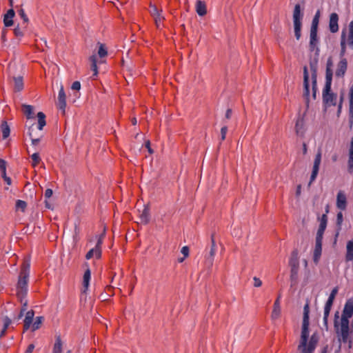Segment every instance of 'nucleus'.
<instances>
[{"mask_svg": "<svg viewBox=\"0 0 353 353\" xmlns=\"http://www.w3.org/2000/svg\"><path fill=\"white\" fill-rule=\"evenodd\" d=\"M30 264L29 261L23 262L17 283V296L20 300V302L23 304L19 318H21L23 316V314L27 309L28 301L24 299L28 292V281L30 275Z\"/></svg>", "mask_w": 353, "mask_h": 353, "instance_id": "f257e3e1", "label": "nucleus"}, {"mask_svg": "<svg viewBox=\"0 0 353 353\" xmlns=\"http://www.w3.org/2000/svg\"><path fill=\"white\" fill-rule=\"evenodd\" d=\"M334 328L337 341L339 343V348H341L342 343H349V347L352 346L350 334L352 333L350 327V321L340 319L339 312L336 311L334 316Z\"/></svg>", "mask_w": 353, "mask_h": 353, "instance_id": "f03ea898", "label": "nucleus"}, {"mask_svg": "<svg viewBox=\"0 0 353 353\" xmlns=\"http://www.w3.org/2000/svg\"><path fill=\"white\" fill-rule=\"evenodd\" d=\"M309 326L310 321H303L301 339L299 345H298V350L300 353H313L316 348L317 339L314 335L310 337L307 343L310 333Z\"/></svg>", "mask_w": 353, "mask_h": 353, "instance_id": "7ed1b4c3", "label": "nucleus"}, {"mask_svg": "<svg viewBox=\"0 0 353 353\" xmlns=\"http://www.w3.org/2000/svg\"><path fill=\"white\" fill-rule=\"evenodd\" d=\"M327 215L323 214L321 218L320 224L316 232L315 239V247L313 252V261L316 264L319 263L321 256L323 236L327 227Z\"/></svg>", "mask_w": 353, "mask_h": 353, "instance_id": "20e7f679", "label": "nucleus"}, {"mask_svg": "<svg viewBox=\"0 0 353 353\" xmlns=\"http://www.w3.org/2000/svg\"><path fill=\"white\" fill-rule=\"evenodd\" d=\"M303 16V14L301 12V6L299 3L296 4L293 11V24L296 40H299L301 37V21Z\"/></svg>", "mask_w": 353, "mask_h": 353, "instance_id": "39448f33", "label": "nucleus"}, {"mask_svg": "<svg viewBox=\"0 0 353 353\" xmlns=\"http://www.w3.org/2000/svg\"><path fill=\"white\" fill-rule=\"evenodd\" d=\"M332 82H325L323 90V102L325 107L336 105L337 95L331 92Z\"/></svg>", "mask_w": 353, "mask_h": 353, "instance_id": "423d86ee", "label": "nucleus"}, {"mask_svg": "<svg viewBox=\"0 0 353 353\" xmlns=\"http://www.w3.org/2000/svg\"><path fill=\"white\" fill-rule=\"evenodd\" d=\"M318 29H311L310 31L309 48L311 52L315 51V54L319 56L320 49L318 46L319 39L318 37Z\"/></svg>", "mask_w": 353, "mask_h": 353, "instance_id": "0eeeda50", "label": "nucleus"}, {"mask_svg": "<svg viewBox=\"0 0 353 353\" xmlns=\"http://www.w3.org/2000/svg\"><path fill=\"white\" fill-rule=\"evenodd\" d=\"M345 43V45L348 46L350 49H353V21H351L348 25L347 34L345 30H343L341 35V41Z\"/></svg>", "mask_w": 353, "mask_h": 353, "instance_id": "6e6552de", "label": "nucleus"}, {"mask_svg": "<svg viewBox=\"0 0 353 353\" xmlns=\"http://www.w3.org/2000/svg\"><path fill=\"white\" fill-rule=\"evenodd\" d=\"M353 315V301L352 299H349L346 301L342 314L341 316L340 317V319L345 320V321H350V319Z\"/></svg>", "mask_w": 353, "mask_h": 353, "instance_id": "1a4fd4ad", "label": "nucleus"}, {"mask_svg": "<svg viewBox=\"0 0 353 353\" xmlns=\"http://www.w3.org/2000/svg\"><path fill=\"white\" fill-rule=\"evenodd\" d=\"M321 162V153L320 151L317 152V154L315 156L313 168H312V172L310 176V180L309 185H310L316 178L319 170V166Z\"/></svg>", "mask_w": 353, "mask_h": 353, "instance_id": "9d476101", "label": "nucleus"}, {"mask_svg": "<svg viewBox=\"0 0 353 353\" xmlns=\"http://www.w3.org/2000/svg\"><path fill=\"white\" fill-rule=\"evenodd\" d=\"M303 97L306 100V103H308L310 98V90H309V73L307 66L303 67Z\"/></svg>", "mask_w": 353, "mask_h": 353, "instance_id": "9b49d317", "label": "nucleus"}, {"mask_svg": "<svg viewBox=\"0 0 353 353\" xmlns=\"http://www.w3.org/2000/svg\"><path fill=\"white\" fill-rule=\"evenodd\" d=\"M347 69V61L346 59H340L336 65L335 76L338 78L344 77Z\"/></svg>", "mask_w": 353, "mask_h": 353, "instance_id": "f8f14e48", "label": "nucleus"}, {"mask_svg": "<svg viewBox=\"0 0 353 353\" xmlns=\"http://www.w3.org/2000/svg\"><path fill=\"white\" fill-rule=\"evenodd\" d=\"M215 252H216V243H215V241H214V234H212L211 235V248L209 251V254L205 256L206 264L210 267H211L213 264L214 256L215 254Z\"/></svg>", "mask_w": 353, "mask_h": 353, "instance_id": "ddd939ff", "label": "nucleus"}, {"mask_svg": "<svg viewBox=\"0 0 353 353\" xmlns=\"http://www.w3.org/2000/svg\"><path fill=\"white\" fill-rule=\"evenodd\" d=\"M339 15L333 12L330 15L329 30L332 33H336L339 31Z\"/></svg>", "mask_w": 353, "mask_h": 353, "instance_id": "4468645a", "label": "nucleus"}, {"mask_svg": "<svg viewBox=\"0 0 353 353\" xmlns=\"http://www.w3.org/2000/svg\"><path fill=\"white\" fill-rule=\"evenodd\" d=\"M336 207L341 210H345L347 208L346 195L341 190L336 195Z\"/></svg>", "mask_w": 353, "mask_h": 353, "instance_id": "2eb2a0df", "label": "nucleus"}, {"mask_svg": "<svg viewBox=\"0 0 353 353\" xmlns=\"http://www.w3.org/2000/svg\"><path fill=\"white\" fill-rule=\"evenodd\" d=\"M57 105L59 108L62 110L63 113H64L66 107V95L63 85H61L59 91Z\"/></svg>", "mask_w": 353, "mask_h": 353, "instance_id": "dca6fc26", "label": "nucleus"}, {"mask_svg": "<svg viewBox=\"0 0 353 353\" xmlns=\"http://www.w3.org/2000/svg\"><path fill=\"white\" fill-rule=\"evenodd\" d=\"M349 123L350 128L353 125V85L350 88L349 92Z\"/></svg>", "mask_w": 353, "mask_h": 353, "instance_id": "f3484780", "label": "nucleus"}, {"mask_svg": "<svg viewBox=\"0 0 353 353\" xmlns=\"http://www.w3.org/2000/svg\"><path fill=\"white\" fill-rule=\"evenodd\" d=\"M94 256L99 259L101 256V246L96 244L95 247L90 249L85 255V259L89 260L92 259Z\"/></svg>", "mask_w": 353, "mask_h": 353, "instance_id": "a211bd4d", "label": "nucleus"}, {"mask_svg": "<svg viewBox=\"0 0 353 353\" xmlns=\"http://www.w3.org/2000/svg\"><path fill=\"white\" fill-rule=\"evenodd\" d=\"M347 172L349 174H353V137L350 141V145L348 152V160H347Z\"/></svg>", "mask_w": 353, "mask_h": 353, "instance_id": "6ab92c4d", "label": "nucleus"}, {"mask_svg": "<svg viewBox=\"0 0 353 353\" xmlns=\"http://www.w3.org/2000/svg\"><path fill=\"white\" fill-rule=\"evenodd\" d=\"M15 12L13 9H10L7 11L3 17V23L6 27H10L13 25V18Z\"/></svg>", "mask_w": 353, "mask_h": 353, "instance_id": "aec40b11", "label": "nucleus"}, {"mask_svg": "<svg viewBox=\"0 0 353 353\" xmlns=\"http://www.w3.org/2000/svg\"><path fill=\"white\" fill-rule=\"evenodd\" d=\"M310 68L312 71V97L313 99H316V91H317V83H316V71L315 67L311 63Z\"/></svg>", "mask_w": 353, "mask_h": 353, "instance_id": "412c9836", "label": "nucleus"}, {"mask_svg": "<svg viewBox=\"0 0 353 353\" xmlns=\"http://www.w3.org/2000/svg\"><path fill=\"white\" fill-rule=\"evenodd\" d=\"M280 299L281 295H279L274 303L273 310L272 312L271 317L272 319H277L281 314V306H280Z\"/></svg>", "mask_w": 353, "mask_h": 353, "instance_id": "4be33fe9", "label": "nucleus"}, {"mask_svg": "<svg viewBox=\"0 0 353 353\" xmlns=\"http://www.w3.org/2000/svg\"><path fill=\"white\" fill-rule=\"evenodd\" d=\"M332 61L331 58H329L327 61L326 71H325V82H332L333 72L332 70Z\"/></svg>", "mask_w": 353, "mask_h": 353, "instance_id": "5701e85b", "label": "nucleus"}, {"mask_svg": "<svg viewBox=\"0 0 353 353\" xmlns=\"http://www.w3.org/2000/svg\"><path fill=\"white\" fill-rule=\"evenodd\" d=\"M195 7H196V12L199 16L202 17V16H204L206 14V13H207L206 6L203 1H202L201 0H197L196 2Z\"/></svg>", "mask_w": 353, "mask_h": 353, "instance_id": "b1692460", "label": "nucleus"}, {"mask_svg": "<svg viewBox=\"0 0 353 353\" xmlns=\"http://www.w3.org/2000/svg\"><path fill=\"white\" fill-rule=\"evenodd\" d=\"M90 279H91V272H90V270L89 268H88L85 271L84 274H83V293H85L87 292V290H88Z\"/></svg>", "mask_w": 353, "mask_h": 353, "instance_id": "393cba45", "label": "nucleus"}, {"mask_svg": "<svg viewBox=\"0 0 353 353\" xmlns=\"http://www.w3.org/2000/svg\"><path fill=\"white\" fill-rule=\"evenodd\" d=\"M345 261L347 262L353 261V240L349 241L347 243Z\"/></svg>", "mask_w": 353, "mask_h": 353, "instance_id": "a878e982", "label": "nucleus"}, {"mask_svg": "<svg viewBox=\"0 0 353 353\" xmlns=\"http://www.w3.org/2000/svg\"><path fill=\"white\" fill-rule=\"evenodd\" d=\"M140 221L143 224H147L150 221V210L148 207H144L143 210L139 215Z\"/></svg>", "mask_w": 353, "mask_h": 353, "instance_id": "bb28decb", "label": "nucleus"}, {"mask_svg": "<svg viewBox=\"0 0 353 353\" xmlns=\"http://www.w3.org/2000/svg\"><path fill=\"white\" fill-rule=\"evenodd\" d=\"M34 315V312L33 310H30L26 312V317L24 319V329L26 330H28L30 325L32 324Z\"/></svg>", "mask_w": 353, "mask_h": 353, "instance_id": "cd10ccee", "label": "nucleus"}, {"mask_svg": "<svg viewBox=\"0 0 353 353\" xmlns=\"http://www.w3.org/2000/svg\"><path fill=\"white\" fill-rule=\"evenodd\" d=\"M289 265L290 266H299V252L297 250H294L292 252L291 256L290 258L289 261Z\"/></svg>", "mask_w": 353, "mask_h": 353, "instance_id": "c85d7f7f", "label": "nucleus"}, {"mask_svg": "<svg viewBox=\"0 0 353 353\" xmlns=\"http://www.w3.org/2000/svg\"><path fill=\"white\" fill-rule=\"evenodd\" d=\"M331 309H332L331 307L326 306V305L324 306L323 323V326L325 327V329L326 331H328V330H329L328 317H329Z\"/></svg>", "mask_w": 353, "mask_h": 353, "instance_id": "c756f323", "label": "nucleus"}, {"mask_svg": "<svg viewBox=\"0 0 353 353\" xmlns=\"http://www.w3.org/2000/svg\"><path fill=\"white\" fill-rule=\"evenodd\" d=\"M295 130L298 135L302 136L304 133V121L303 119H298L296 125Z\"/></svg>", "mask_w": 353, "mask_h": 353, "instance_id": "7c9ffc66", "label": "nucleus"}, {"mask_svg": "<svg viewBox=\"0 0 353 353\" xmlns=\"http://www.w3.org/2000/svg\"><path fill=\"white\" fill-rule=\"evenodd\" d=\"M14 83V90L16 92H20L23 88V77L21 76L13 77Z\"/></svg>", "mask_w": 353, "mask_h": 353, "instance_id": "2f4dec72", "label": "nucleus"}, {"mask_svg": "<svg viewBox=\"0 0 353 353\" xmlns=\"http://www.w3.org/2000/svg\"><path fill=\"white\" fill-rule=\"evenodd\" d=\"M38 117V129L39 130H43V127L46 125V115L42 112H39L37 114Z\"/></svg>", "mask_w": 353, "mask_h": 353, "instance_id": "473e14b6", "label": "nucleus"}, {"mask_svg": "<svg viewBox=\"0 0 353 353\" xmlns=\"http://www.w3.org/2000/svg\"><path fill=\"white\" fill-rule=\"evenodd\" d=\"M1 129L2 132L3 138H8L10 135V130L9 125H8L6 121H2L1 125Z\"/></svg>", "mask_w": 353, "mask_h": 353, "instance_id": "72a5a7b5", "label": "nucleus"}, {"mask_svg": "<svg viewBox=\"0 0 353 353\" xmlns=\"http://www.w3.org/2000/svg\"><path fill=\"white\" fill-rule=\"evenodd\" d=\"M22 109L27 119H30L32 117L33 107L32 105L23 104L22 105Z\"/></svg>", "mask_w": 353, "mask_h": 353, "instance_id": "f704fd0d", "label": "nucleus"}, {"mask_svg": "<svg viewBox=\"0 0 353 353\" xmlns=\"http://www.w3.org/2000/svg\"><path fill=\"white\" fill-rule=\"evenodd\" d=\"M90 61L91 62L90 68L94 72L93 75L97 76L98 74V68H97V59L96 55H92L90 57Z\"/></svg>", "mask_w": 353, "mask_h": 353, "instance_id": "c9c22d12", "label": "nucleus"}, {"mask_svg": "<svg viewBox=\"0 0 353 353\" xmlns=\"http://www.w3.org/2000/svg\"><path fill=\"white\" fill-rule=\"evenodd\" d=\"M62 352V342L60 337L56 339L55 343L53 347V353H61Z\"/></svg>", "mask_w": 353, "mask_h": 353, "instance_id": "e433bc0d", "label": "nucleus"}, {"mask_svg": "<svg viewBox=\"0 0 353 353\" xmlns=\"http://www.w3.org/2000/svg\"><path fill=\"white\" fill-rule=\"evenodd\" d=\"M320 14H321L320 10H317L314 17H313L311 28H310L311 29H318Z\"/></svg>", "mask_w": 353, "mask_h": 353, "instance_id": "4c0bfd02", "label": "nucleus"}, {"mask_svg": "<svg viewBox=\"0 0 353 353\" xmlns=\"http://www.w3.org/2000/svg\"><path fill=\"white\" fill-rule=\"evenodd\" d=\"M340 46H341V50H340V52H339L340 59H345V55L346 54L347 47H348V46L345 45L344 39H343V41H340Z\"/></svg>", "mask_w": 353, "mask_h": 353, "instance_id": "58836bf2", "label": "nucleus"}, {"mask_svg": "<svg viewBox=\"0 0 353 353\" xmlns=\"http://www.w3.org/2000/svg\"><path fill=\"white\" fill-rule=\"evenodd\" d=\"M27 207V203L26 201L22 200H17L16 201L15 208L17 210H21L22 212H24L26 208Z\"/></svg>", "mask_w": 353, "mask_h": 353, "instance_id": "ea45409f", "label": "nucleus"}, {"mask_svg": "<svg viewBox=\"0 0 353 353\" xmlns=\"http://www.w3.org/2000/svg\"><path fill=\"white\" fill-rule=\"evenodd\" d=\"M43 316H37L35 319L34 322L32 324V330H37L40 327V325L43 323Z\"/></svg>", "mask_w": 353, "mask_h": 353, "instance_id": "a19ab883", "label": "nucleus"}, {"mask_svg": "<svg viewBox=\"0 0 353 353\" xmlns=\"http://www.w3.org/2000/svg\"><path fill=\"white\" fill-rule=\"evenodd\" d=\"M310 307L309 303H306V304L303 307V321H310Z\"/></svg>", "mask_w": 353, "mask_h": 353, "instance_id": "79ce46f5", "label": "nucleus"}, {"mask_svg": "<svg viewBox=\"0 0 353 353\" xmlns=\"http://www.w3.org/2000/svg\"><path fill=\"white\" fill-rule=\"evenodd\" d=\"M31 159L32 160V165L35 167L41 161V158L38 152H34L31 155Z\"/></svg>", "mask_w": 353, "mask_h": 353, "instance_id": "37998d69", "label": "nucleus"}, {"mask_svg": "<svg viewBox=\"0 0 353 353\" xmlns=\"http://www.w3.org/2000/svg\"><path fill=\"white\" fill-rule=\"evenodd\" d=\"M10 323H11V320L9 318L6 317L4 319V325H3V330H1V332L0 333V337H2L5 334L6 330L8 329V327L10 325Z\"/></svg>", "mask_w": 353, "mask_h": 353, "instance_id": "c03bdc74", "label": "nucleus"}, {"mask_svg": "<svg viewBox=\"0 0 353 353\" xmlns=\"http://www.w3.org/2000/svg\"><path fill=\"white\" fill-rule=\"evenodd\" d=\"M105 236V228H103V232L100 235H96L95 238L97 239V244L101 246L103 244V240Z\"/></svg>", "mask_w": 353, "mask_h": 353, "instance_id": "a18cd8bd", "label": "nucleus"}, {"mask_svg": "<svg viewBox=\"0 0 353 353\" xmlns=\"http://www.w3.org/2000/svg\"><path fill=\"white\" fill-rule=\"evenodd\" d=\"M108 52L106 49L105 48L104 45L100 44L99 50H98V54L100 57H104L107 55Z\"/></svg>", "mask_w": 353, "mask_h": 353, "instance_id": "49530a36", "label": "nucleus"}, {"mask_svg": "<svg viewBox=\"0 0 353 353\" xmlns=\"http://www.w3.org/2000/svg\"><path fill=\"white\" fill-rule=\"evenodd\" d=\"M19 15L23 20L24 23H26L28 22V21H29L28 17H27V15L25 13V11L23 8H21L19 10Z\"/></svg>", "mask_w": 353, "mask_h": 353, "instance_id": "de8ad7c7", "label": "nucleus"}, {"mask_svg": "<svg viewBox=\"0 0 353 353\" xmlns=\"http://www.w3.org/2000/svg\"><path fill=\"white\" fill-rule=\"evenodd\" d=\"M150 13L152 16L154 18L155 17L161 15L160 12L157 9V8L154 6H151L150 8Z\"/></svg>", "mask_w": 353, "mask_h": 353, "instance_id": "09e8293b", "label": "nucleus"}, {"mask_svg": "<svg viewBox=\"0 0 353 353\" xmlns=\"http://www.w3.org/2000/svg\"><path fill=\"white\" fill-rule=\"evenodd\" d=\"M343 221V216L341 212H339L336 216V224L337 225L341 228V224Z\"/></svg>", "mask_w": 353, "mask_h": 353, "instance_id": "8fccbe9b", "label": "nucleus"}, {"mask_svg": "<svg viewBox=\"0 0 353 353\" xmlns=\"http://www.w3.org/2000/svg\"><path fill=\"white\" fill-rule=\"evenodd\" d=\"M334 299H335V296H332V295H330L329 296L325 305L326 306H329V307H332V305H333V303H334Z\"/></svg>", "mask_w": 353, "mask_h": 353, "instance_id": "3c124183", "label": "nucleus"}, {"mask_svg": "<svg viewBox=\"0 0 353 353\" xmlns=\"http://www.w3.org/2000/svg\"><path fill=\"white\" fill-rule=\"evenodd\" d=\"M228 132L227 126H223L221 129V141H224L225 139V136Z\"/></svg>", "mask_w": 353, "mask_h": 353, "instance_id": "603ef678", "label": "nucleus"}, {"mask_svg": "<svg viewBox=\"0 0 353 353\" xmlns=\"http://www.w3.org/2000/svg\"><path fill=\"white\" fill-rule=\"evenodd\" d=\"M14 35L17 37H22L23 36V33L22 30H21V28H19V26L16 27L14 29Z\"/></svg>", "mask_w": 353, "mask_h": 353, "instance_id": "864d4df0", "label": "nucleus"}, {"mask_svg": "<svg viewBox=\"0 0 353 353\" xmlns=\"http://www.w3.org/2000/svg\"><path fill=\"white\" fill-rule=\"evenodd\" d=\"M253 281H254L253 285H254V287L259 288V287L261 286L262 281H261V280L259 278H258L256 276H254L253 278Z\"/></svg>", "mask_w": 353, "mask_h": 353, "instance_id": "5fc2aeb1", "label": "nucleus"}, {"mask_svg": "<svg viewBox=\"0 0 353 353\" xmlns=\"http://www.w3.org/2000/svg\"><path fill=\"white\" fill-rule=\"evenodd\" d=\"M71 88L74 90H79L81 89V83L79 81H76L72 84Z\"/></svg>", "mask_w": 353, "mask_h": 353, "instance_id": "6e6d98bb", "label": "nucleus"}, {"mask_svg": "<svg viewBox=\"0 0 353 353\" xmlns=\"http://www.w3.org/2000/svg\"><path fill=\"white\" fill-rule=\"evenodd\" d=\"M154 19V21H155L157 27L158 28H159L161 22L163 19V17H161V15H159V16L155 17Z\"/></svg>", "mask_w": 353, "mask_h": 353, "instance_id": "4d7b16f0", "label": "nucleus"}, {"mask_svg": "<svg viewBox=\"0 0 353 353\" xmlns=\"http://www.w3.org/2000/svg\"><path fill=\"white\" fill-rule=\"evenodd\" d=\"M181 252L183 254L184 258L189 255V248L188 246H183L181 248Z\"/></svg>", "mask_w": 353, "mask_h": 353, "instance_id": "13d9d810", "label": "nucleus"}, {"mask_svg": "<svg viewBox=\"0 0 353 353\" xmlns=\"http://www.w3.org/2000/svg\"><path fill=\"white\" fill-rule=\"evenodd\" d=\"M291 267V277L293 278L297 274L299 266H290Z\"/></svg>", "mask_w": 353, "mask_h": 353, "instance_id": "bf43d9fd", "label": "nucleus"}, {"mask_svg": "<svg viewBox=\"0 0 353 353\" xmlns=\"http://www.w3.org/2000/svg\"><path fill=\"white\" fill-rule=\"evenodd\" d=\"M52 194H53L52 190L50 188H48L45 191L44 196L46 199H50L52 196Z\"/></svg>", "mask_w": 353, "mask_h": 353, "instance_id": "052dcab7", "label": "nucleus"}, {"mask_svg": "<svg viewBox=\"0 0 353 353\" xmlns=\"http://www.w3.org/2000/svg\"><path fill=\"white\" fill-rule=\"evenodd\" d=\"M0 170H6V161L2 159H0Z\"/></svg>", "mask_w": 353, "mask_h": 353, "instance_id": "680f3d73", "label": "nucleus"}, {"mask_svg": "<svg viewBox=\"0 0 353 353\" xmlns=\"http://www.w3.org/2000/svg\"><path fill=\"white\" fill-rule=\"evenodd\" d=\"M232 110L230 109V108L226 110L225 115V119H230L231 118V117H232Z\"/></svg>", "mask_w": 353, "mask_h": 353, "instance_id": "e2e57ef3", "label": "nucleus"}, {"mask_svg": "<svg viewBox=\"0 0 353 353\" xmlns=\"http://www.w3.org/2000/svg\"><path fill=\"white\" fill-rule=\"evenodd\" d=\"M34 345L30 344L25 353H32V351L34 350Z\"/></svg>", "mask_w": 353, "mask_h": 353, "instance_id": "0e129e2a", "label": "nucleus"}, {"mask_svg": "<svg viewBox=\"0 0 353 353\" xmlns=\"http://www.w3.org/2000/svg\"><path fill=\"white\" fill-rule=\"evenodd\" d=\"M343 96L342 94L341 97V99H340L339 106H338V113L341 112V108H342V104H343Z\"/></svg>", "mask_w": 353, "mask_h": 353, "instance_id": "69168bd1", "label": "nucleus"}, {"mask_svg": "<svg viewBox=\"0 0 353 353\" xmlns=\"http://www.w3.org/2000/svg\"><path fill=\"white\" fill-rule=\"evenodd\" d=\"M145 147L147 148L148 152L150 153V154H152L153 153V150L150 147V142L149 141H146L145 143Z\"/></svg>", "mask_w": 353, "mask_h": 353, "instance_id": "338daca9", "label": "nucleus"}, {"mask_svg": "<svg viewBox=\"0 0 353 353\" xmlns=\"http://www.w3.org/2000/svg\"><path fill=\"white\" fill-rule=\"evenodd\" d=\"M31 140H32V145L34 146L37 145L40 141V139H39V138H37V139L31 138Z\"/></svg>", "mask_w": 353, "mask_h": 353, "instance_id": "774afa93", "label": "nucleus"}]
</instances>
